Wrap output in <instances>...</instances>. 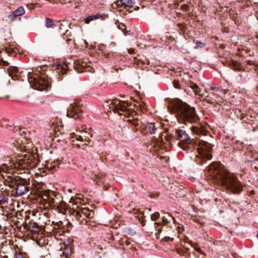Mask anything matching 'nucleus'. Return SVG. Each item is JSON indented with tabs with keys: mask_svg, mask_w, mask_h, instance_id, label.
Instances as JSON below:
<instances>
[{
	"mask_svg": "<svg viewBox=\"0 0 258 258\" xmlns=\"http://www.w3.org/2000/svg\"><path fill=\"white\" fill-rule=\"evenodd\" d=\"M106 107H108L110 111L112 110L118 115H124L128 116L130 115V110L127 107H131V104L126 102L121 101L117 99H114L106 103Z\"/></svg>",
	"mask_w": 258,
	"mask_h": 258,
	"instance_id": "6e6552de",
	"label": "nucleus"
},
{
	"mask_svg": "<svg viewBox=\"0 0 258 258\" xmlns=\"http://www.w3.org/2000/svg\"><path fill=\"white\" fill-rule=\"evenodd\" d=\"M146 129L150 134L155 133V131L156 129L155 124L154 123H149L146 126Z\"/></svg>",
	"mask_w": 258,
	"mask_h": 258,
	"instance_id": "aec40b11",
	"label": "nucleus"
},
{
	"mask_svg": "<svg viewBox=\"0 0 258 258\" xmlns=\"http://www.w3.org/2000/svg\"><path fill=\"white\" fill-rule=\"evenodd\" d=\"M62 26H63V24L62 23L60 24V26H59L60 29H62Z\"/></svg>",
	"mask_w": 258,
	"mask_h": 258,
	"instance_id": "f704fd0d",
	"label": "nucleus"
},
{
	"mask_svg": "<svg viewBox=\"0 0 258 258\" xmlns=\"http://www.w3.org/2000/svg\"><path fill=\"white\" fill-rule=\"evenodd\" d=\"M160 214L158 212H155L151 215V219L152 221H155L159 218Z\"/></svg>",
	"mask_w": 258,
	"mask_h": 258,
	"instance_id": "b1692460",
	"label": "nucleus"
},
{
	"mask_svg": "<svg viewBox=\"0 0 258 258\" xmlns=\"http://www.w3.org/2000/svg\"><path fill=\"white\" fill-rule=\"evenodd\" d=\"M249 51V50H248V49H246V52H248Z\"/></svg>",
	"mask_w": 258,
	"mask_h": 258,
	"instance_id": "ea45409f",
	"label": "nucleus"
},
{
	"mask_svg": "<svg viewBox=\"0 0 258 258\" xmlns=\"http://www.w3.org/2000/svg\"><path fill=\"white\" fill-rule=\"evenodd\" d=\"M234 69H236V70H238V69L237 68H234Z\"/></svg>",
	"mask_w": 258,
	"mask_h": 258,
	"instance_id": "49530a36",
	"label": "nucleus"
},
{
	"mask_svg": "<svg viewBox=\"0 0 258 258\" xmlns=\"http://www.w3.org/2000/svg\"><path fill=\"white\" fill-rule=\"evenodd\" d=\"M165 238H169V239L170 238V237H165Z\"/></svg>",
	"mask_w": 258,
	"mask_h": 258,
	"instance_id": "c03bdc74",
	"label": "nucleus"
},
{
	"mask_svg": "<svg viewBox=\"0 0 258 258\" xmlns=\"http://www.w3.org/2000/svg\"><path fill=\"white\" fill-rule=\"evenodd\" d=\"M16 258H24L21 253H17L16 254Z\"/></svg>",
	"mask_w": 258,
	"mask_h": 258,
	"instance_id": "2f4dec72",
	"label": "nucleus"
},
{
	"mask_svg": "<svg viewBox=\"0 0 258 258\" xmlns=\"http://www.w3.org/2000/svg\"><path fill=\"white\" fill-rule=\"evenodd\" d=\"M117 27L118 29L121 30L122 32H124V34L126 35V32H124V30L126 29V26L124 24L122 23L117 24Z\"/></svg>",
	"mask_w": 258,
	"mask_h": 258,
	"instance_id": "5701e85b",
	"label": "nucleus"
},
{
	"mask_svg": "<svg viewBox=\"0 0 258 258\" xmlns=\"http://www.w3.org/2000/svg\"><path fill=\"white\" fill-rule=\"evenodd\" d=\"M190 130L193 134L201 138L203 137V139H198L192 142L185 131L177 130L176 134L177 140L180 141L178 145L180 148L187 152H192L194 148H196L198 154L196 155L195 160L198 163L203 160L211 159L212 146L208 142L210 141L209 139H206L205 137L208 136V138L211 139L212 136L209 134L205 126L200 123L192 125Z\"/></svg>",
	"mask_w": 258,
	"mask_h": 258,
	"instance_id": "f03ea898",
	"label": "nucleus"
},
{
	"mask_svg": "<svg viewBox=\"0 0 258 258\" xmlns=\"http://www.w3.org/2000/svg\"><path fill=\"white\" fill-rule=\"evenodd\" d=\"M76 218L82 224H86L87 221L85 218H91L93 217L94 213L86 208H82L76 212Z\"/></svg>",
	"mask_w": 258,
	"mask_h": 258,
	"instance_id": "9d476101",
	"label": "nucleus"
},
{
	"mask_svg": "<svg viewBox=\"0 0 258 258\" xmlns=\"http://www.w3.org/2000/svg\"><path fill=\"white\" fill-rule=\"evenodd\" d=\"M189 86L193 90L196 94L205 98L206 101L209 103L220 104L223 102L222 95L224 93L222 90L215 89H213V92L208 94L206 91H203L196 84L193 82H190Z\"/></svg>",
	"mask_w": 258,
	"mask_h": 258,
	"instance_id": "0eeeda50",
	"label": "nucleus"
},
{
	"mask_svg": "<svg viewBox=\"0 0 258 258\" xmlns=\"http://www.w3.org/2000/svg\"><path fill=\"white\" fill-rule=\"evenodd\" d=\"M89 176L94 181H96L98 184L104 183V178H105V175L104 173L99 172H93L89 175Z\"/></svg>",
	"mask_w": 258,
	"mask_h": 258,
	"instance_id": "4468645a",
	"label": "nucleus"
},
{
	"mask_svg": "<svg viewBox=\"0 0 258 258\" xmlns=\"http://www.w3.org/2000/svg\"><path fill=\"white\" fill-rule=\"evenodd\" d=\"M68 191L70 192H71L72 191V189H68Z\"/></svg>",
	"mask_w": 258,
	"mask_h": 258,
	"instance_id": "e433bc0d",
	"label": "nucleus"
},
{
	"mask_svg": "<svg viewBox=\"0 0 258 258\" xmlns=\"http://www.w3.org/2000/svg\"><path fill=\"white\" fill-rule=\"evenodd\" d=\"M122 5L128 7H132L133 6V0H120Z\"/></svg>",
	"mask_w": 258,
	"mask_h": 258,
	"instance_id": "412c9836",
	"label": "nucleus"
},
{
	"mask_svg": "<svg viewBox=\"0 0 258 258\" xmlns=\"http://www.w3.org/2000/svg\"><path fill=\"white\" fill-rule=\"evenodd\" d=\"M45 185L42 182L34 184L32 192L39 197L45 205L57 209L59 212L62 213L65 209V202L61 195L50 190L45 189Z\"/></svg>",
	"mask_w": 258,
	"mask_h": 258,
	"instance_id": "20e7f679",
	"label": "nucleus"
},
{
	"mask_svg": "<svg viewBox=\"0 0 258 258\" xmlns=\"http://www.w3.org/2000/svg\"><path fill=\"white\" fill-rule=\"evenodd\" d=\"M17 142L15 146L21 151H26V154L14 157L6 160L0 165V180L6 187L2 189L12 196H22L29 190L28 181L22 173L15 172L13 170L27 169L36 167L40 162L38 155L32 150V144L31 142Z\"/></svg>",
	"mask_w": 258,
	"mask_h": 258,
	"instance_id": "f257e3e1",
	"label": "nucleus"
},
{
	"mask_svg": "<svg viewBox=\"0 0 258 258\" xmlns=\"http://www.w3.org/2000/svg\"><path fill=\"white\" fill-rule=\"evenodd\" d=\"M25 13V9L23 7H19L15 10L11 14L8 16V19L12 22H14L18 19V18Z\"/></svg>",
	"mask_w": 258,
	"mask_h": 258,
	"instance_id": "ddd939ff",
	"label": "nucleus"
},
{
	"mask_svg": "<svg viewBox=\"0 0 258 258\" xmlns=\"http://www.w3.org/2000/svg\"><path fill=\"white\" fill-rule=\"evenodd\" d=\"M134 106L137 107H139V109L142 111H143L144 110H145L146 109V105L145 104H138V105L137 104H136L134 105Z\"/></svg>",
	"mask_w": 258,
	"mask_h": 258,
	"instance_id": "393cba45",
	"label": "nucleus"
},
{
	"mask_svg": "<svg viewBox=\"0 0 258 258\" xmlns=\"http://www.w3.org/2000/svg\"><path fill=\"white\" fill-rule=\"evenodd\" d=\"M102 16L99 14L96 15L89 16L86 18L85 20V23L86 24H89L91 21L98 19L100 18H102Z\"/></svg>",
	"mask_w": 258,
	"mask_h": 258,
	"instance_id": "6ab92c4d",
	"label": "nucleus"
},
{
	"mask_svg": "<svg viewBox=\"0 0 258 258\" xmlns=\"http://www.w3.org/2000/svg\"><path fill=\"white\" fill-rule=\"evenodd\" d=\"M28 80L31 87L39 91L47 90L50 87L47 76L39 71L29 72L28 74Z\"/></svg>",
	"mask_w": 258,
	"mask_h": 258,
	"instance_id": "423d86ee",
	"label": "nucleus"
},
{
	"mask_svg": "<svg viewBox=\"0 0 258 258\" xmlns=\"http://www.w3.org/2000/svg\"><path fill=\"white\" fill-rule=\"evenodd\" d=\"M169 108L172 113L176 114L179 122L186 124L187 122L196 123L199 120L194 108L180 100L173 101Z\"/></svg>",
	"mask_w": 258,
	"mask_h": 258,
	"instance_id": "39448f33",
	"label": "nucleus"
},
{
	"mask_svg": "<svg viewBox=\"0 0 258 258\" xmlns=\"http://www.w3.org/2000/svg\"><path fill=\"white\" fill-rule=\"evenodd\" d=\"M173 85L174 87L176 89H179L180 88V85L179 83L176 81H174L173 82Z\"/></svg>",
	"mask_w": 258,
	"mask_h": 258,
	"instance_id": "bb28decb",
	"label": "nucleus"
},
{
	"mask_svg": "<svg viewBox=\"0 0 258 258\" xmlns=\"http://www.w3.org/2000/svg\"><path fill=\"white\" fill-rule=\"evenodd\" d=\"M252 165H253L255 168H257L258 166V159L255 158L253 161H251Z\"/></svg>",
	"mask_w": 258,
	"mask_h": 258,
	"instance_id": "a878e982",
	"label": "nucleus"
},
{
	"mask_svg": "<svg viewBox=\"0 0 258 258\" xmlns=\"http://www.w3.org/2000/svg\"><path fill=\"white\" fill-rule=\"evenodd\" d=\"M74 69L77 73L91 72V69L87 65V63L81 60L75 62Z\"/></svg>",
	"mask_w": 258,
	"mask_h": 258,
	"instance_id": "f8f14e48",
	"label": "nucleus"
},
{
	"mask_svg": "<svg viewBox=\"0 0 258 258\" xmlns=\"http://www.w3.org/2000/svg\"><path fill=\"white\" fill-rule=\"evenodd\" d=\"M29 230L34 234H37L40 231L38 225L35 223H30L29 224Z\"/></svg>",
	"mask_w": 258,
	"mask_h": 258,
	"instance_id": "a211bd4d",
	"label": "nucleus"
},
{
	"mask_svg": "<svg viewBox=\"0 0 258 258\" xmlns=\"http://www.w3.org/2000/svg\"><path fill=\"white\" fill-rule=\"evenodd\" d=\"M2 97V94H1V90H0V98Z\"/></svg>",
	"mask_w": 258,
	"mask_h": 258,
	"instance_id": "4c0bfd02",
	"label": "nucleus"
},
{
	"mask_svg": "<svg viewBox=\"0 0 258 258\" xmlns=\"http://www.w3.org/2000/svg\"><path fill=\"white\" fill-rule=\"evenodd\" d=\"M60 162L58 161H47L46 162V168L50 170H55L58 167Z\"/></svg>",
	"mask_w": 258,
	"mask_h": 258,
	"instance_id": "dca6fc26",
	"label": "nucleus"
},
{
	"mask_svg": "<svg viewBox=\"0 0 258 258\" xmlns=\"http://www.w3.org/2000/svg\"><path fill=\"white\" fill-rule=\"evenodd\" d=\"M92 138V134L86 131L82 130L78 131L76 133L71 134V139L72 142H74L75 140L80 141L82 142H85V145H88L91 141V138Z\"/></svg>",
	"mask_w": 258,
	"mask_h": 258,
	"instance_id": "1a4fd4ad",
	"label": "nucleus"
},
{
	"mask_svg": "<svg viewBox=\"0 0 258 258\" xmlns=\"http://www.w3.org/2000/svg\"><path fill=\"white\" fill-rule=\"evenodd\" d=\"M253 131H256V130H255V128H253Z\"/></svg>",
	"mask_w": 258,
	"mask_h": 258,
	"instance_id": "79ce46f5",
	"label": "nucleus"
},
{
	"mask_svg": "<svg viewBox=\"0 0 258 258\" xmlns=\"http://www.w3.org/2000/svg\"><path fill=\"white\" fill-rule=\"evenodd\" d=\"M196 250H197V251L201 253V249L200 248H196Z\"/></svg>",
	"mask_w": 258,
	"mask_h": 258,
	"instance_id": "72a5a7b5",
	"label": "nucleus"
},
{
	"mask_svg": "<svg viewBox=\"0 0 258 258\" xmlns=\"http://www.w3.org/2000/svg\"><path fill=\"white\" fill-rule=\"evenodd\" d=\"M155 224L156 225L155 228L157 229V230L158 231V232H161V229H160V228L159 229H157L158 228L157 226L160 225L161 224V223H160V222H159V223H155Z\"/></svg>",
	"mask_w": 258,
	"mask_h": 258,
	"instance_id": "c756f323",
	"label": "nucleus"
},
{
	"mask_svg": "<svg viewBox=\"0 0 258 258\" xmlns=\"http://www.w3.org/2000/svg\"><path fill=\"white\" fill-rule=\"evenodd\" d=\"M251 194H253V193H254V191H253V190H252V191H251Z\"/></svg>",
	"mask_w": 258,
	"mask_h": 258,
	"instance_id": "a19ab883",
	"label": "nucleus"
},
{
	"mask_svg": "<svg viewBox=\"0 0 258 258\" xmlns=\"http://www.w3.org/2000/svg\"><path fill=\"white\" fill-rule=\"evenodd\" d=\"M171 240H173L174 239V238H171Z\"/></svg>",
	"mask_w": 258,
	"mask_h": 258,
	"instance_id": "a18cd8bd",
	"label": "nucleus"
},
{
	"mask_svg": "<svg viewBox=\"0 0 258 258\" xmlns=\"http://www.w3.org/2000/svg\"><path fill=\"white\" fill-rule=\"evenodd\" d=\"M7 126H11V125L9 124H6V127H7Z\"/></svg>",
	"mask_w": 258,
	"mask_h": 258,
	"instance_id": "58836bf2",
	"label": "nucleus"
},
{
	"mask_svg": "<svg viewBox=\"0 0 258 258\" xmlns=\"http://www.w3.org/2000/svg\"><path fill=\"white\" fill-rule=\"evenodd\" d=\"M8 72L9 75L12 77L13 79H18V76L20 73L19 72V70L18 67L11 66L8 68Z\"/></svg>",
	"mask_w": 258,
	"mask_h": 258,
	"instance_id": "2eb2a0df",
	"label": "nucleus"
},
{
	"mask_svg": "<svg viewBox=\"0 0 258 258\" xmlns=\"http://www.w3.org/2000/svg\"><path fill=\"white\" fill-rule=\"evenodd\" d=\"M197 47H203L204 46V44L202 43L201 41H197L196 43Z\"/></svg>",
	"mask_w": 258,
	"mask_h": 258,
	"instance_id": "cd10ccee",
	"label": "nucleus"
},
{
	"mask_svg": "<svg viewBox=\"0 0 258 258\" xmlns=\"http://www.w3.org/2000/svg\"><path fill=\"white\" fill-rule=\"evenodd\" d=\"M79 107L80 104L76 102H74L73 103L71 104L70 106L68 109L67 116L74 119L79 118L80 115L79 114V112L80 111Z\"/></svg>",
	"mask_w": 258,
	"mask_h": 258,
	"instance_id": "9b49d317",
	"label": "nucleus"
},
{
	"mask_svg": "<svg viewBox=\"0 0 258 258\" xmlns=\"http://www.w3.org/2000/svg\"><path fill=\"white\" fill-rule=\"evenodd\" d=\"M3 198V196H0V201H2V199Z\"/></svg>",
	"mask_w": 258,
	"mask_h": 258,
	"instance_id": "c9c22d12",
	"label": "nucleus"
},
{
	"mask_svg": "<svg viewBox=\"0 0 258 258\" xmlns=\"http://www.w3.org/2000/svg\"><path fill=\"white\" fill-rule=\"evenodd\" d=\"M164 224L168 223V221L167 218H165V217L162 218V222Z\"/></svg>",
	"mask_w": 258,
	"mask_h": 258,
	"instance_id": "7c9ffc66",
	"label": "nucleus"
},
{
	"mask_svg": "<svg viewBox=\"0 0 258 258\" xmlns=\"http://www.w3.org/2000/svg\"><path fill=\"white\" fill-rule=\"evenodd\" d=\"M211 176L215 177L217 182L234 194H238L242 189V183L235 176L220 167L219 163L209 166Z\"/></svg>",
	"mask_w": 258,
	"mask_h": 258,
	"instance_id": "7ed1b4c3",
	"label": "nucleus"
},
{
	"mask_svg": "<svg viewBox=\"0 0 258 258\" xmlns=\"http://www.w3.org/2000/svg\"><path fill=\"white\" fill-rule=\"evenodd\" d=\"M45 26L47 28H51L53 26V21L52 19L47 18L46 19Z\"/></svg>",
	"mask_w": 258,
	"mask_h": 258,
	"instance_id": "4be33fe9",
	"label": "nucleus"
},
{
	"mask_svg": "<svg viewBox=\"0 0 258 258\" xmlns=\"http://www.w3.org/2000/svg\"><path fill=\"white\" fill-rule=\"evenodd\" d=\"M128 51L130 53H134L135 50L134 49H128Z\"/></svg>",
	"mask_w": 258,
	"mask_h": 258,
	"instance_id": "473e14b6",
	"label": "nucleus"
},
{
	"mask_svg": "<svg viewBox=\"0 0 258 258\" xmlns=\"http://www.w3.org/2000/svg\"><path fill=\"white\" fill-rule=\"evenodd\" d=\"M56 68L58 73L64 74L67 73L68 66L66 63L60 62L56 65Z\"/></svg>",
	"mask_w": 258,
	"mask_h": 258,
	"instance_id": "f3484780",
	"label": "nucleus"
},
{
	"mask_svg": "<svg viewBox=\"0 0 258 258\" xmlns=\"http://www.w3.org/2000/svg\"><path fill=\"white\" fill-rule=\"evenodd\" d=\"M172 219H173V221H175V218L174 217H172Z\"/></svg>",
	"mask_w": 258,
	"mask_h": 258,
	"instance_id": "37998d69",
	"label": "nucleus"
},
{
	"mask_svg": "<svg viewBox=\"0 0 258 258\" xmlns=\"http://www.w3.org/2000/svg\"><path fill=\"white\" fill-rule=\"evenodd\" d=\"M0 64L3 65V66H8L9 64L8 62L6 61H4L3 59L1 60V62L0 63Z\"/></svg>",
	"mask_w": 258,
	"mask_h": 258,
	"instance_id": "c85d7f7f",
	"label": "nucleus"
}]
</instances>
